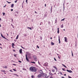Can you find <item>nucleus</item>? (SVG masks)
I'll return each instance as SVG.
<instances>
[{
  "mask_svg": "<svg viewBox=\"0 0 78 78\" xmlns=\"http://www.w3.org/2000/svg\"><path fill=\"white\" fill-rule=\"evenodd\" d=\"M30 69L31 71H32V72H36L37 71L36 68V67L34 66H32L30 67Z\"/></svg>",
  "mask_w": 78,
  "mask_h": 78,
  "instance_id": "1",
  "label": "nucleus"
},
{
  "mask_svg": "<svg viewBox=\"0 0 78 78\" xmlns=\"http://www.w3.org/2000/svg\"><path fill=\"white\" fill-rule=\"evenodd\" d=\"M16 13H17V14H18L19 13L18 12V11H16L15 12H14V13L13 14V15L15 16H16V17H17V15L15 14Z\"/></svg>",
  "mask_w": 78,
  "mask_h": 78,
  "instance_id": "2",
  "label": "nucleus"
},
{
  "mask_svg": "<svg viewBox=\"0 0 78 78\" xmlns=\"http://www.w3.org/2000/svg\"><path fill=\"white\" fill-rule=\"evenodd\" d=\"M33 58H34V61H37V59L36 56H34Z\"/></svg>",
  "mask_w": 78,
  "mask_h": 78,
  "instance_id": "3",
  "label": "nucleus"
},
{
  "mask_svg": "<svg viewBox=\"0 0 78 78\" xmlns=\"http://www.w3.org/2000/svg\"><path fill=\"white\" fill-rule=\"evenodd\" d=\"M26 59L27 60V61H28V62H30V61H29V60L28 59V57H27V54H26Z\"/></svg>",
  "mask_w": 78,
  "mask_h": 78,
  "instance_id": "4",
  "label": "nucleus"
},
{
  "mask_svg": "<svg viewBox=\"0 0 78 78\" xmlns=\"http://www.w3.org/2000/svg\"><path fill=\"white\" fill-rule=\"evenodd\" d=\"M64 39H65V41L66 42H68V41L67 40V37H64Z\"/></svg>",
  "mask_w": 78,
  "mask_h": 78,
  "instance_id": "5",
  "label": "nucleus"
},
{
  "mask_svg": "<svg viewBox=\"0 0 78 78\" xmlns=\"http://www.w3.org/2000/svg\"><path fill=\"white\" fill-rule=\"evenodd\" d=\"M46 76H47V74L44 73L43 74V77H44V78H45Z\"/></svg>",
  "mask_w": 78,
  "mask_h": 78,
  "instance_id": "6",
  "label": "nucleus"
},
{
  "mask_svg": "<svg viewBox=\"0 0 78 78\" xmlns=\"http://www.w3.org/2000/svg\"><path fill=\"white\" fill-rule=\"evenodd\" d=\"M66 71L67 72H69V73H73L72 71H71V70H69L68 69H67Z\"/></svg>",
  "mask_w": 78,
  "mask_h": 78,
  "instance_id": "7",
  "label": "nucleus"
},
{
  "mask_svg": "<svg viewBox=\"0 0 78 78\" xmlns=\"http://www.w3.org/2000/svg\"><path fill=\"white\" fill-rule=\"evenodd\" d=\"M1 37H3V38H4V39H7V38H6L4 36H3V35H2V34L1 33Z\"/></svg>",
  "mask_w": 78,
  "mask_h": 78,
  "instance_id": "8",
  "label": "nucleus"
},
{
  "mask_svg": "<svg viewBox=\"0 0 78 78\" xmlns=\"http://www.w3.org/2000/svg\"><path fill=\"white\" fill-rule=\"evenodd\" d=\"M19 51L20 53V54H22V49H20Z\"/></svg>",
  "mask_w": 78,
  "mask_h": 78,
  "instance_id": "9",
  "label": "nucleus"
},
{
  "mask_svg": "<svg viewBox=\"0 0 78 78\" xmlns=\"http://www.w3.org/2000/svg\"><path fill=\"white\" fill-rule=\"evenodd\" d=\"M39 72L41 74H42V73H43V72H42V70H40V71H39Z\"/></svg>",
  "mask_w": 78,
  "mask_h": 78,
  "instance_id": "10",
  "label": "nucleus"
},
{
  "mask_svg": "<svg viewBox=\"0 0 78 78\" xmlns=\"http://www.w3.org/2000/svg\"><path fill=\"white\" fill-rule=\"evenodd\" d=\"M42 76V74H39L38 75V78H41Z\"/></svg>",
  "mask_w": 78,
  "mask_h": 78,
  "instance_id": "11",
  "label": "nucleus"
},
{
  "mask_svg": "<svg viewBox=\"0 0 78 78\" xmlns=\"http://www.w3.org/2000/svg\"><path fill=\"white\" fill-rule=\"evenodd\" d=\"M60 37H58V41L59 42V43L60 44L61 43V41H60Z\"/></svg>",
  "mask_w": 78,
  "mask_h": 78,
  "instance_id": "12",
  "label": "nucleus"
},
{
  "mask_svg": "<svg viewBox=\"0 0 78 78\" xmlns=\"http://www.w3.org/2000/svg\"><path fill=\"white\" fill-rule=\"evenodd\" d=\"M14 4H12L11 5V8H13L14 7Z\"/></svg>",
  "mask_w": 78,
  "mask_h": 78,
  "instance_id": "13",
  "label": "nucleus"
},
{
  "mask_svg": "<svg viewBox=\"0 0 78 78\" xmlns=\"http://www.w3.org/2000/svg\"><path fill=\"white\" fill-rule=\"evenodd\" d=\"M47 16V13H45L44 15V17H46Z\"/></svg>",
  "mask_w": 78,
  "mask_h": 78,
  "instance_id": "14",
  "label": "nucleus"
},
{
  "mask_svg": "<svg viewBox=\"0 0 78 78\" xmlns=\"http://www.w3.org/2000/svg\"><path fill=\"white\" fill-rule=\"evenodd\" d=\"M59 28H58V31H57V33L59 34Z\"/></svg>",
  "mask_w": 78,
  "mask_h": 78,
  "instance_id": "15",
  "label": "nucleus"
},
{
  "mask_svg": "<svg viewBox=\"0 0 78 78\" xmlns=\"http://www.w3.org/2000/svg\"><path fill=\"white\" fill-rule=\"evenodd\" d=\"M53 67H54V69H55V70H58V69H57V68L56 67L53 66Z\"/></svg>",
  "mask_w": 78,
  "mask_h": 78,
  "instance_id": "16",
  "label": "nucleus"
},
{
  "mask_svg": "<svg viewBox=\"0 0 78 78\" xmlns=\"http://www.w3.org/2000/svg\"><path fill=\"white\" fill-rule=\"evenodd\" d=\"M51 44L52 45H55V43H53V42H52L51 43Z\"/></svg>",
  "mask_w": 78,
  "mask_h": 78,
  "instance_id": "17",
  "label": "nucleus"
},
{
  "mask_svg": "<svg viewBox=\"0 0 78 78\" xmlns=\"http://www.w3.org/2000/svg\"><path fill=\"white\" fill-rule=\"evenodd\" d=\"M57 22V18H56V20L55 21V23H56Z\"/></svg>",
  "mask_w": 78,
  "mask_h": 78,
  "instance_id": "18",
  "label": "nucleus"
},
{
  "mask_svg": "<svg viewBox=\"0 0 78 78\" xmlns=\"http://www.w3.org/2000/svg\"><path fill=\"white\" fill-rule=\"evenodd\" d=\"M3 68H4L5 69H7V67L6 66H3Z\"/></svg>",
  "mask_w": 78,
  "mask_h": 78,
  "instance_id": "19",
  "label": "nucleus"
},
{
  "mask_svg": "<svg viewBox=\"0 0 78 78\" xmlns=\"http://www.w3.org/2000/svg\"><path fill=\"white\" fill-rule=\"evenodd\" d=\"M30 62V63H33V64H36V63L34 62Z\"/></svg>",
  "mask_w": 78,
  "mask_h": 78,
  "instance_id": "20",
  "label": "nucleus"
},
{
  "mask_svg": "<svg viewBox=\"0 0 78 78\" xmlns=\"http://www.w3.org/2000/svg\"><path fill=\"white\" fill-rule=\"evenodd\" d=\"M62 66H64V67H65V68H67V67H66V66H65V65L63 64H62Z\"/></svg>",
  "mask_w": 78,
  "mask_h": 78,
  "instance_id": "21",
  "label": "nucleus"
},
{
  "mask_svg": "<svg viewBox=\"0 0 78 78\" xmlns=\"http://www.w3.org/2000/svg\"><path fill=\"white\" fill-rule=\"evenodd\" d=\"M1 72H6V71L5 70H1Z\"/></svg>",
  "mask_w": 78,
  "mask_h": 78,
  "instance_id": "22",
  "label": "nucleus"
},
{
  "mask_svg": "<svg viewBox=\"0 0 78 78\" xmlns=\"http://www.w3.org/2000/svg\"><path fill=\"white\" fill-rule=\"evenodd\" d=\"M19 38V35H17L16 38V39H18V38Z\"/></svg>",
  "mask_w": 78,
  "mask_h": 78,
  "instance_id": "23",
  "label": "nucleus"
},
{
  "mask_svg": "<svg viewBox=\"0 0 78 78\" xmlns=\"http://www.w3.org/2000/svg\"><path fill=\"white\" fill-rule=\"evenodd\" d=\"M32 78H34V75H32L31 76Z\"/></svg>",
  "mask_w": 78,
  "mask_h": 78,
  "instance_id": "24",
  "label": "nucleus"
},
{
  "mask_svg": "<svg viewBox=\"0 0 78 78\" xmlns=\"http://www.w3.org/2000/svg\"><path fill=\"white\" fill-rule=\"evenodd\" d=\"M49 74L50 75H53V74L51 73H49Z\"/></svg>",
  "mask_w": 78,
  "mask_h": 78,
  "instance_id": "25",
  "label": "nucleus"
},
{
  "mask_svg": "<svg viewBox=\"0 0 78 78\" xmlns=\"http://www.w3.org/2000/svg\"><path fill=\"white\" fill-rule=\"evenodd\" d=\"M2 14L3 16H5V13L4 12H2Z\"/></svg>",
  "mask_w": 78,
  "mask_h": 78,
  "instance_id": "26",
  "label": "nucleus"
},
{
  "mask_svg": "<svg viewBox=\"0 0 78 78\" xmlns=\"http://www.w3.org/2000/svg\"><path fill=\"white\" fill-rule=\"evenodd\" d=\"M12 46H14V43H12Z\"/></svg>",
  "mask_w": 78,
  "mask_h": 78,
  "instance_id": "27",
  "label": "nucleus"
},
{
  "mask_svg": "<svg viewBox=\"0 0 78 78\" xmlns=\"http://www.w3.org/2000/svg\"><path fill=\"white\" fill-rule=\"evenodd\" d=\"M61 28H63V27H64V26H63V24H62L61 26Z\"/></svg>",
  "mask_w": 78,
  "mask_h": 78,
  "instance_id": "28",
  "label": "nucleus"
},
{
  "mask_svg": "<svg viewBox=\"0 0 78 78\" xmlns=\"http://www.w3.org/2000/svg\"><path fill=\"white\" fill-rule=\"evenodd\" d=\"M65 20V18H63L61 20V21H64Z\"/></svg>",
  "mask_w": 78,
  "mask_h": 78,
  "instance_id": "29",
  "label": "nucleus"
},
{
  "mask_svg": "<svg viewBox=\"0 0 78 78\" xmlns=\"http://www.w3.org/2000/svg\"><path fill=\"white\" fill-rule=\"evenodd\" d=\"M43 23H42V22H41L40 23V25H42Z\"/></svg>",
  "mask_w": 78,
  "mask_h": 78,
  "instance_id": "30",
  "label": "nucleus"
},
{
  "mask_svg": "<svg viewBox=\"0 0 78 78\" xmlns=\"http://www.w3.org/2000/svg\"><path fill=\"white\" fill-rule=\"evenodd\" d=\"M27 28H29V29H30V30H32V29H31V28L30 27H28Z\"/></svg>",
  "mask_w": 78,
  "mask_h": 78,
  "instance_id": "31",
  "label": "nucleus"
},
{
  "mask_svg": "<svg viewBox=\"0 0 78 78\" xmlns=\"http://www.w3.org/2000/svg\"><path fill=\"white\" fill-rule=\"evenodd\" d=\"M6 2L7 3H11V2H8V1H6Z\"/></svg>",
  "mask_w": 78,
  "mask_h": 78,
  "instance_id": "32",
  "label": "nucleus"
},
{
  "mask_svg": "<svg viewBox=\"0 0 78 78\" xmlns=\"http://www.w3.org/2000/svg\"><path fill=\"white\" fill-rule=\"evenodd\" d=\"M72 52V56L73 57V52H72V51H71Z\"/></svg>",
  "mask_w": 78,
  "mask_h": 78,
  "instance_id": "33",
  "label": "nucleus"
},
{
  "mask_svg": "<svg viewBox=\"0 0 78 78\" xmlns=\"http://www.w3.org/2000/svg\"><path fill=\"white\" fill-rule=\"evenodd\" d=\"M18 62H20V63H21L22 62V61H20V60H19V61H18Z\"/></svg>",
  "mask_w": 78,
  "mask_h": 78,
  "instance_id": "34",
  "label": "nucleus"
},
{
  "mask_svg": "<svg viewBox=\"0 0 78 78\" xmlns=\"http://www.w3.org/2000/svg\"><path fill=\"white\" fill-rule=\"evenodd\" d=\"M38 63L39 65H40L41 66V64H40V63H39V60H38Z\"/></svg>",
  "mask_w": 78,
  "mask_h": 78,
  "instance_id": "35",
  "label": "nucleus"
},
{
  "mask_svg": "<svg viewBox=\"0 0 78 78\" xmlns=\"http://www.w3.org/2000/svg\"><path fill=\"white\" fill-rule=\"evenodd\" d=\"M54 58L55 61H57L56 59V58Z\"/></svg>",
  "mask_w": 78,
  "mask_h": 78,
  "instance_id": "36",
  "label": "nucleus"
},
{
  "mask_svg": "<svg viewBox=\"0 0 78 78\" xmlns=\"http://www.w3.org/2000/svg\"><path fill=\"white\" fill-rule=\"evenodd\" d=\"M68 77L69 78H72V77L70 76H68Z\"/></svg>",
  "mask_w": 78,
  "mask_h": 78,
  "instance_id": "37",
  "label": "nucleus"
},
{
  "mask_svg": "<svg viewBox=\"0 0 78 78\" xmlns=\"http://www.w3.org/2000/svg\"><path fill=\"white\" fill-rule=\"evenodd\" d=\"M21 48H23V49H25V48H23V47L22 46H21Z\"/></svg>",
  "mask_w": 78,
  "mask_h": 78,
  "instance_id": "38",
  "label": "nucleus"
},
{
  "mask_svg": "<svg viewBox=\"0 0 78 78\" xmlns=\"http://www.w3.org/2000/svg\"><path fill=\"white\" fill-rule=\"evenodd\" d=\"M26 2L27 4L28 3V0H26Z\"/></svg>",
  "mask_w": 78,
  "mask_h": 78,
  "instance_id": "39",
  "label": "nucleus"
},
{
  "mask_svg": "<svg viewBox=\"0 0 78 78\" xmlns=\"http://www.w3.org/2000/svg\"><path fill=\"white\" fill-rule=\"evenodd\" d=\"M55 69H53L52 70V72H55Z\"/></svg>",
  "mask_w": 78,
  "mask_h": 78,
  "instance_id": "40",
  "label": "nucleus"
},
{
  "mask_svg": "<svg viewBox=\"0 0 78 78\" xmlns=\"http://www.w3.org/2000/svg\"><path fill=\"white\" fill-rule=\"evenodd\" d=\"M37 48H39V46H38V45H37Z\"/></svg>",
  "mask_w": 78,
  "mask_h": 78,
  "instance_id": "41",
  "label": "nucleus"
},
{
  "mask_svg": "<svg viewBox=\"0 0 78 78\" xmlns=\"http://www.w3.org/2000/svg\"><path fill=\"white\" fill-rule=\"evenodd\" d=\"M13 70L15 71H16V69H13Z\"/></svg>",
  "mask_w": 78,
  "mask_h": 78,
  "instance_id": "42",
  "label": "nucleus"
},
{
  "mask_svg": "<svg viewBox=\"0 0 78 78\" xmlns=\"http://www.w3.org/2000/svg\"><path fill=\"white\" fill-rule=\"evenodd\" d=\"M9 71L10 72H13V71H12V70H10Z\"/></svg>",
  "mask_w": 78,
  "mask_h": 78,
  "instance_id": "43",
  "label": "nucleus"
},
{
  "mask_svg": "<svg viewBox=\"0 0 78 78\" xmlns=\"http://www.w3.org/2000/svg\"><path fill=\"white\" fill-rule=\"evenodd\" d=\"M17 2V0H16V1H15V3H16V2Z\"/></svg>",
  "mask_w": 78,
  "mask_h": 78,
  "instance_id": "44",
  "label": "nucleus"
},
{
  "mask_svg": "<svg viewBox=\"0 0 78 78\" xmlns=\"http://www.w3.org/2000/svg\"><path fill=\"white\" fill-rule=\"evenodd\" d=\"M25 37H26V36H27V35H26V34H25L24 35Z\"/></svg>",
  "mask_w": 78,
  "mask_h": 78,
  "instance_id": "45",
  "label": "nucleus"
},
{
  "mask_svg": "<svg viewBox=\"0 0 78 78\" xmlns=\"http://www.w3.org/2000/svg\"><path fill=\"white\" fill-rule=\"evenodd\" d=\"M14 56L15 57H16V55H14Z\"/></svg>",
  "mask_w": 78,
  "mask_h": 78,
  "instance_id": "46",
  "label": "nucleus"
},
{
  "mask_svg": "<svg viewBox=\"0 0 78 78\" xmlns=\"http://www.w3.org/2000/svg\"><path fill=\"white\" fill-rule=\"evenodd\" d=\"M12 22H13V20L12 19Z\"/></svg>",
  "mask_w": 78,
  "mask_h": 78,
  "instance_id": "47",
  "label": "nucleus"
},
{
  "mask_svg": "<svg viewBox=\"0 0 78 78\" xmlns=\"http://www.w3.org/2000/svg\"><path fill=\"white\" fill-rule=\"evenodd\" d=\"M12 65H13V66H16V64H12Z\"/></svg>",
  "mask_w": 78,
  "mask_h": 78,
  "instance_id": "48",
  "label": "nucleus"
},
{
  "mask_svg": "<svg viewBox=\"0 0 78 78\" xmlns=\"http://www.w3.org/2000/svg\"><path fill=\"white\" fill-rule=\"evenodd\" d=\"M41 40H42V37H41Z\"/></svg>",
  "mask_w": 78,
  "mask_h": 78,
  "instance_id": "49",
  "label": "nucleus"
},
{
  "mask_svg": "<svg viewBox=\"0 0 78 78\" xmlns=\"http://www.w3.org/2000/svg\"><path fill=\"white\" fill-rule=\"evenodd\" d=\"M62 70H63V71H64V70H65L64 69V68H62Z\"/></svg>",
  "mask_w": 78,
  "mask_h": 78,
  "instance_id": "50",
  "label": "nucleus"
},
{
  "mask_svg": "<svg viewBox=\"0 0 78 78\" xmlns=\"http://www.w3.org/2000/svg\"><path fill=\"white\" fill-rule=\"evenodd\" d=\"M34 12H35V13L36 14H37V12H36V11H35Z\"/></svg>",
  "mask_w": 78,
  "mask_h": 78,
  "instance_id": "51",
  "label": "nucleus"
},
{
  "mask_svg": "<svg viewBox=\"0 0 78 78\" xmlns=\"http://www.w3.org/2000/svg\"><path fill=\"white\" fill-rule=\"evenodd\" d=\"M13 51H16L15 50H13Z\"/></svg>",
  "mask_w": 78,
  "mask_h": 78,
  "instance_id": "52",
  "label": "nucleus"
},
{
  "mask_svg": "<svg viewBox=\"0 0 78 78\" xmlns=\"http://www.w3.org/2000/svg\"><path fill=\"white\" fill-rule=\"evenodd\" d=\"M11 26H12V27H14V26H13L12 24H11Z\"/></svg>",
  "mask_w": 78,
  "mask_h": 78,
  "instance_id": "53",
  "label": "nucleus"
},
{
  "mask_svg": "<svg viewBox=\"0 0 78 78\" xmlns=\"http://www.w3.org/2000/svg\"><path fill=\"white\" fill-rule=\"evenodd\" d=\"M7 34V36H8V34Z\"/></svg>",
  "mask_w": 78,
  "mask_h": 78,
  "instance_id": "54",
  "label": "nucleus"
},
{
  "mask_svg": "<svg viewBox=\"0 0 78 78\" xmlns=\"http://www.w3.org/2000/svg\"><path fill=\"white\" fill-rule=\"evenodd\" d=\"M50 78H53V77H52V76H51Z\"/></svg>",
  "mask_w": 78,
  "mask_h": 78,
  "instance_id": "55",
  "label": "nucleus"
},
{
  "mask_svg": "<svg viewBox=\"0 0 78 78\" xmlns=\"http://www.w3.org/2000/svg\"><path fill=\"white\" fill-rule=\"evenodd\" d=\"M60 74H61V75H62V73L60 72Z\"/></svg>",
  "mask_w": 78,
  "mask_h": 78,
  "instance_id": "56",
  "label": "nucleus"
},
{
  "mask_svg": "<svg viewBox=\"0 0 78 78\" xmlns=\"http://www.w3.org/2000/svg\"><path fill=\"white\" fill-rule=\"evenodd\" d=\"M48 76H47V77H45V78H48Z\"/></svg>",
  "mask_w": 78,
  "mask_h": 78,
  "instance_id": "57",
  "label": "nucleus"
},
{
  "mask_svg": "<svg viewBox=\"0 0 78 78\" xmlns=\"http://www.w3.org/2000/svg\"><path fill=\"white\" fill-rule=\"evenodd\" d=\"M64 76H66V74H64Z\"/></svg>",
  "mask_w": 78,
  "mask_h": 78,
  "instance_id": "58",
  "label": "nucleus"
},
{
  "mask_svg": "<svg viewBox=\"0 0 78 78\" xmlns=\"http://www.w3.org/2000/svg\"><path fill=\"white\" fill-rule=\"evenodd\" d=\"M48 23H49V24H50V22L49 21V22H48Z\"/></svg>",
  "mask_w": 78,
  "mask_h": 78,
  "instance_id": "59",
  "label": "nucleus"
},
{
  "mask_svg": "<svg viewBox=\"0 0 78 78\" xmlns=\"http://www.w3.org/2000/svg\"><path fill=\"white\" fill-rule=\"evenodd\" d=\"M50 39H52V37H51V38H50Z\"/></svg>",
  "mask_w": 78,
  "mask_h": 78,
  "instance_id": "60",
  "label": "nucleus"
},
{
  "mask_svg": "<svg viewBox=\"0 0 78 78\" xmlns=\"http://www.w3.org/2000/svg\"><path fill=\"white\" fill-rule=\"evenodd\" d=\"M1 20H2V19H1V18H0V21Z\"/></svg>",
  "mask_w": 78,
  "mask_h": 78,
  "instance_id": "61",
  "label": "nucleus"
},
{
  "mask_svg": "<svg viewBox=\"0 0 78 78\" xmlns=\"http://www.w3.org/2000/svg\"><path fill=\"white\" fill-rule=\"evenodd\" d=\"M45 6L46 7V4H45Z\"/></svg>",
  "mask_w": 78,
  "mask_h": 78,
  "instance_id": "62",
  "label": "nucleus"
},
{
  "mask_svg": "<svg viewBox=\"0 0 78 78\" xmlns=\"http://www.w3.org/2000/svg\"><path fill=\"white\" fill-rule=\"evenodd\" d=\"M6 6V5L4 6V8H5Z\"/></svg>",
  "mask_w": 78,
  "mask_h": 78,
  "instance_id": "63",
  "label": "nucleus"
},
{
  "mask_svg": "<svg viewBox=\"0 0 78 78\" xmlns=\"http://www.w3.org/2000/svg\"><path fill=\"white\" fill-rule=\"evenodd\" d=\"M16 76H18L16 74Z\"/></svg>",
  "mask_w": 78,
  "mask_h": 78,
  "instance_id": "64",
  "label": "nucleus"
}]
</instances>
